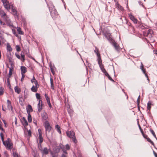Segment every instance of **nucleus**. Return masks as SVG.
<instances>
[{"instance_id":"1","label":"nucleus","mask_w":157,"mask_h":157,"mask_svg":"<svg viewBox=\"0 0 157 157\" xmlns=\"http://www.w3.org/2000/svg\"><path fill=\"white\" fill-rule=\"evenodd\" d=\"M47 5L48 6L51 16L53 19H55L57 17L58 14L56 10L54 8V6L53 5H51V6L50 7L48 4H47Z\"/></svg>"},{"instance_id":"2","label":"nucleus","mask_w":157,"mask_h":157,"mask_svg":"<svg viewBox=\"0 0 157 157\" xmlns=\"http://www.w3.org/2000/svg\"><path fill=\"white\" fill-rule=\"evenodd\" d=\"M67 136L71 138H72L73 141L75 143H77V140L76 139L75 133L73 131H70L67 132Z\"/></svg>"},{"instance_id":"3","label":"nucleus","mask_w":157,"mask_h":157,"mask_svg":"<svg viewBox=\"0 0 157 157\" xmlns=\"http://www.w3.org/2000/svg\"><path fill=\"white\" fill-rule=\"evenodd\" d=\"M44 126L46 131V134L47 135V132H50L51 129L52 127L50 125L49 122L47 121L45 122Z\"/></svg>"},{"instance_id":"4","label":"nucleus","mask_w":157,"mask_h":157,"mask_svg":"<svg viewBox=\"0 0 157 157\" xmlns=\"http://www.w3.org/2000/svg\"><path fill=\"white\" fill-rule=\"evenodd\" d=\"M6 145L9 149H11L12 148L13 144L11 142L10 139L8 138L6 141Z\"/></svg>"},{"instance_id":"5","label":"nucleus","mask_w":157,"mask_h":157,"mask_svg":"<svg viewBox=\"0 0 157 157\" xmlns=\"http://www.w3.org/2000/svg\"><path fill=\"white\" fill-rule=\"evenodd\" d=\"M112 44L116 51H120V47L117 43H116L115 41L113 40V41H112Z\"/></svg>"},{"instance_id":"6","label":"nucleus","mask_w":157,"mask_h":157,"mask_svg":"<svg viewBox=\"0 0 157 157\" xmlns=\"http://www.w3.org/2000/svg\"><path fill=\"white\" fill-rule=\"evenodd\" d=\"M42 100H39L38 104V111L40 112L42 109Z\"/></svg>"},{"instance_id":"7","label":"nucleus","mask_w":157,"mask_h":157,"mask_svg":"<svg viewBox=\"0 0 157 157\" xmlns=\"http://www.w3.org/2000/svg\"><path fill=\"white\" fill-rule=\"evenodd\" d=\"M21 74H24L27 71V68L25 66H21Z\"/></svg>"},{"instance_id":"8","label":"nucleus","mask_w":157,"mask_h":157,"mask_svg":"<svg viewBox=\"0 0 157 157\" xmlns=\"http://www.w3.org/2000/svg\"><path fill=\"white\" fill-rule=\"evenodd\" d=\"M42 154L44 155H47L49 152L48 149L46 147H45L43 149H42V151H41Z\"/></svg>"},{"instance_id":"9","label":"nucleus","mask_w":157,"mask_h":157,"mask_svg":"<svg viewBox=\"0 0 157 157\" xmlns=\"http://www.w3.org/2000/svg\"><path fill=\"white\" fill-rule=\"evenodd\" d=\"M141 66L140 69H141V70H142V71L145 74L146 77L147 78V80L149 81V80L148 78L146 72L145 70L144 69V66L143 65V64L142 63H141Z\"/></svg>"},{"instance_id":"10","label":"nucleus","mask_w":157,"mask_h":157,"mask_svg":"<svg viewBox=\"0 0 157 157\" xmlns=\"http://www.w3.org/2000/svg\"><path fill=\"white\" fill-rule=\"evenodd\" d=\"M27 111L28 113H30L31 112L33 111V109L31 105H28V108H27Z\"/></svg>"},{"instance_id":"11","label":"nucleus","mask_w":157,"mask_h":157,"mask_svg":"<svg viewBox=\"0 0 157 157\" xmlns=\"http://www.w3.org/2000/svg\"><path fill=\"white\" fill-rule=\"evenodd\" d=\"M130 19L134 22V23L136 24L137 23V20L136 19L134 16L132 15H130L129 16Z\"/></svg>"},{"instance_id":"12","label":"nucleus","mask_w":157,"mask_h":157,"mask_svg":"<svg viewBox=\"0 0 157 157\" xmlns=\"http://www.w3.org/2000/svg\"><path fill=\"white\" fill-rule=\"evenodd\" d=\"M104 35L105 37L109 41H113L111 37V35L109 34H105Z\"/></svg>"},{"instance_id":"13","label":"nucleus","mask_w":157,"mask_h":157,"mask_svg":"<svg viewBox=\"0 0 157 157\" xmlns=\"http://www.w3.org/2000/svg\"><path fill=\"white\" fill-rule=\"evenodd\" d=\"M41 116L43 119L46 120L48 118V116L45 112H43L41 114Z\"/></svg>"},{"instance_id":"14","label":"nucleus","mask_w":157,"mask_h":157,"mask_svg":"<svg viewBox=\"0 0 157 157\" xmlns=\"http://www.w3.org/2000/svg\"><path fill=\"white\" fill-rule=\"evenodd\" d=\"M53 66L54 65H52V64H51L50 63V64L49 65V66L50 67V70L52 72V73L53 75H54V74H55L54 70L55 67Z\"/></svg>"},{"instance_id":"15","label":"nucleus","mask_w":157,"mask_h":157,"mask_svg":"<svg viewBox=\"0 0 157 157\" xmlns=\"http://www.w3.org/2000/svg\"><path fill=\"white\" fill-rule=\"evenodd\" d=\"M22 120L23 122H24V123H23V121H22V123L23 125L25 127L27 126L28 125V123L25 118L23 117L22 118Z\"/></svg>"},{"instance_id":"16","label":"nucleus","mask_w":157,"mask_h":157,"mask_svg":"<svg viewBox=\"0 0 157 157\" xmlns=\"http://www.w3.org/2000/svg\"><path fill=\"white\" fill-rule=\"evenodd\" d=\"M7 107L8 109H11V110H12L13 109V107L11 105V102L9 100H7Z\"/></svg>"},{"instance_id":"17","label":"nucleus","mask_w":157,"mask_h":157,"mask_svg":"<svg viewBox=\"0 0 157 157\" xmlns=\"http://www.w3.org/2000/svg\"><path fill=\"white\" fill-rule=\"evenodd\" d=\"M38 88V87H37L34 85H33L31 89L32 91L36 92L37 91V89Z\"/></svg>"},{"instance_id":"18","label":"nucleus","mask_w":157,"mask_h":157,"mask_svg":"<svg viewBox=\"0 0 157 157\" xmlns=\"http://www.w3.org/2000/svg\"><path fill=\"white\" fill-rule=\"evenodd\" d=\"M14 90L15 92L18 94H19L21 91L20 89L17 86L15 87Z\"/></svg>"},{"instance_id":"19","label":"nucleus","mask_w":157,"mask_h":157,"mask_svg":"<svg viewBox=\"0 0 157 157\" xmlns=\"http://www.w3.org/2000/svg\"><path fill=\"white\" fill-rule=\"evenodd\" d=\"M12 13L14 15L17 16V11L13 7H12L11 8Z\"/></svg>"},{"instance_id":"20","label":"nucleus","mask_w":157,"mask_h":157,"mask_svg":"<svg viewBox=\"0 0 157 157\" xmlns=\"http://www.w3.org/2000/svg\"><path fill=\"white\" fill-rule=\"evenodd\" d=\"M151 101H149L147 104V110L148 111H150L151 109Z\"/></svg>"},{"instance_id":"21","label":"nucleus","mask_w":157,"mask_h":157,"mask_svg":"<svg viewBox=\"0 0 157 157\" xmlns=\"http://www.w3.org/2000/svg\"><path fill=\"white\" fill-rule=\"evenodd\" d=\"M5 8L7 10H9L10 9V5L9 4V3L7 2L6 3L4 4Z\"/></svg>"},{"instance_id":"22","label":"nucleus","mask_w":157,"mask_h":157,"mask_svg":"<svg viewBox=\"0 0 157 157\" xmlns=\"http://www.w3.org/2000/svg\"><path fill=\"white\" fill-rule=\"evenodd\" d=\"M21 60L22 61H24L25 60V55L23 52H21Z\"/></svg>"},{"instance_id":"23","label":"nucleus","mask_w":157,"mask_h":157,"mask_svg":"<svg viewBox=\"0 0 157 157\" xmlns=\"http://www.w3.org/2000/svg\"><path fill=\"white\" fill-rule=\"evenodd\" d=\"M7 50L9 52H11L12 50V48L11 47L9 43L7 44Z\"/></svg>"},{"instance_id":"24","label":"nucleus","mask_w":157,"mask_h":157,"mask_svg":"<svg viewBox=\"0 0 157 157\" xmlns=\"http://www.w3.org/2000/svg\"><path fill=\"white\" fill-rule=\"evenodd\" d=\"M0 14L2 17H4L6 16V14L2 10H0Z\"/></svg>"},{"instance_id":"25","label":"nucleus","mask_w":157,"mask_h":157,"mask_svg":"<svg viewBox=\"0 0 157 157\" xmlns=\"http://www.w3.org/2000/svg\"><path fill=\"white\" fill-rule=\"evenodd\" d=\"M0 136L1 137V139L2 141L3 144L5 145H6V143L4 141V139L3 133L1 132L0 133Z\"/></svg>"},{"instance_id":"26","label":"nucleus","mask_w":157,"mask_h":157,"mask_svg":"<svg viewBox=\"0 0 157 157\" xmlns=\"http://www.w3.org/2000/svg\"><path fill=\"white\" fill-rule=\"evenodd\" d=\"M116 7L120 10H123V8L118 3H117L116 4Z\"/></svg>"},{"instance_id":"27","label":"nucleus","mask_w":157,"mask_h":157,"mask_svg":"<svg viewBox=\"0 0 157 157\" xmlns=\"http://www.w3.org/2000/svg\"><path fill=\"white\" fill-rule=\"evenodd\" d=\"M55 128L57 129V131H58V132H59L60 133H61L60 128L59 125H58V124L56 125L55 126Z\"/></svg>"},{"instance_id":"28","label":"nucleus","mask_w":157,"mask_h":157,"mask_svg":"<svg viewBox=\"0 0 157 157\" xmlns=\"http://www.w3.org/2000/svg\"><path fill=\"white\" fill-rule=\"evenodd\" d=\"M17 30L20 34H23V32L21 30V29L20 27H17Z\"/></svg>"},{"instance_id":"29","label":"nucleus","mask_w":157,"mask_h":157,"mask_svg":"<svg viewBox=\"0 0 157 157\" xmlns=\"http://www.w3.org/2000/svg\"><path fill=\"white\" fill-rule=\"evenodd\" d=\"M28 121L30 122H31L32 121L31 116L30 113H28Z\"/></svg>"},{"instance_id":"30","label":"nucleus","mask_w":157,"mask_h":157,"mask_svg":"<svg viewBox=\"0 0 157 157\" xmlns=\"http://www.w3.org/2000/svg\"><path fill=\"white\" fill-rule=\"evenodd\" d=\"M13 69V68L12 69L11 68H10V70L8 76V77H9V78H10L11 76V75L12 74Z\"/></svg>"},{"instance_id":"31","label":"nucleus","mask_w":157,"mask_h":157,"mask_svg":"<svg viewBox=\"0 0 157 157\" xmlns=\"http://www.w3.org/2000/svg\"><path fill=\"white\" fill-rule=\"evenodd\" d=\"M19 103L21 105H24L23 102V99H22L21 97L19 98Z\"/></svg>"},{"instance_id":"32","label":"nucleus","mask_w":157,"mask_h":157,"mask_svg":"<svg viewBox=\"0 0 157 157\" xmlns=\"http://www.w3.org/2000/svg\"><path fill=\"white\" fill-rule=\"evenodd\" d=\"M4 92V89L2 87H0V95H2Z\"/></svg>"},{"instance_id":"33","label":"nucleus","mask_w":157,"mask_h":157,"mask_svg":"<svg viewBox=\"0 0 157 157\" xmlns=\"http://www.w3.org/2000/svg\"><path fill=\"white\" fill-rule=\"evenodd\" d=\"M39 144H41V143L43 142V138L42 137V136H39Z\"/></svg>"},{"instance_id":"34","label":"nucleus","mask_w":157,"mask_h":157,"mask_svg":"<svg viewBox=\"0 0 157 157\" xmlns=\"http://www.w3.org/2000/svg\"><path fill=\"white\" fill-rule=\"evenodd\" d=\"M94 52L96 54L97 56H98V55H100L99 52V50L98 49H97L96 48V49L94 50Z\"/></svg>"},{"instance_id":"35","label":"nucleus","mask_w":157,"mask_h":157,"mask_svg":"<svg viewBox=\"0 0 157 157\" xmlns=\"http://www.w3.org/2000/svg\"><path fill=\"white\" fill-rule=\"evenodd\" d=\"M147 140L148 142L151 143L153 145H154V144L153 142L148 137L147 138Z\"/></svg>"},{"instance_id":"36","label":"nucleus","mask_w":157,"mask_h":157,"mask_svg":"<svg viewBox=\"0 0 157 157\" xmlns=\"http://www.w3.org/2000/svg\"><path fill=\"white\" fill-rule=\"evenodd\" d=\"M150 131L151 132V133H152V134L154 136L156 139H157V138L156 137V135L155 134V133L154 132V131L152 130V129H151L150 130Z\"/></svg>"},{"instance_id":"37","label":"nucleus","mask_w":157,"mask_h":157,"mask_svg":"<svg viewBox=\"0 0 157 157\" xmlns=\"http://www.w3.org/2000/svg\"><path fill=\"white\" fill-rule=\"evenodd\" d=\"M140 95H139L138 97L137 100V105L138 107H139V104L140 103Z\"/></svg>"},{"instance_id":"38","label":"nucleus","mask_w":157,"mask_h":157,"mask_svg":"<svg viewBox=\"0 0 157 157\" xmlns=\"http://www.w3.org/2000/svg\"><path fill=\"white\" fill-rule=\"evenodd\" d=\"M36 97L37 99L40 100V94L38 93H36Z\"/></svg>"},{"instance_id":"39","label":"nucleus","mask_w":157,"mask_h":157,"mask_svg":"<svg viewBox=\"0 0 157 157\" xmlns=\"http://www.w3.org/2000/svg\"><path fill=\"white\" fill-rule=\"evenodd\" d=\"M34 82L35 86H36L38 87H39V85L38 84V82L36 80H35Z\"/></svg>"},{"instance_id":"40","label":"nucleus","mask_w":157,"mask_h":157,"mask_svg":"<svg viewBox=\"0 0 157 157\" xmlns=\"http://www.w3.org/2000/svg\"><path fill=\"white\" fill-rule=\"evenodd\" d=\"M47 103H48V104L49 106V107L50 108H51L52 107V105L50 103V99L49 100H48L47 101Z\"/></svg>"},{"instance_id":"41","label":"nucleus","mask_w":157,"mask_h":157,"mask_svg":"<svg viewBox=\"0 0 157 157\" xmlns=\"http://www.w3.org/2000/svg\"><path fill=\"white\" fill-rule=\"evenodd\" d=\"M13 155L14 157H20L19 155L17 153H13Z\"/></svg>"},{"instance_id":"42","label":"nucleus","mask_w":157,"mask_h":157,"mask_svg":"<svg viewBox=\"0 0 157 157\" xmlns=\"http://www.w3.org/2000/svg\"><path fill=\"white\" fill-rule=\"evenodd\" d=\"M16 48V50L17 52H19L21 50L20 48L19 45H17Z\"/></svg>"},{"instance_id":"43","label":"nucleus","mask_w":157,"mask_h":157,"mask_svg":"<svg viewBox=\"0 0 157 157\" xmlns=\"http://www.w3.org/2000/svg\"><path fill=\"white\" fill-rule=\"evenodd\" d=\"M38 133H39V136H42V133H41V130L40 129H38Z\"/></svg>"},{"instance_id":"44","label":"nucleus","mask_w":157,"mask_h":157,"mask_svg":"<svg viewBox=\"0 0 157 157\" xmlns=\"http://www.w3.org/2000/svg\"><path fill=\"white\" fill-rule=\"evenodd\" d=\"M40 144L38 146V148L39 149L40 151H42V146L41 145V144Z\"/></svg>"},{"instance_id":"45","label":"nucleus","mask_w":157,"mask_h":157,"mask_svg":"<svg viewBox=\"0 0 157 157\" xmlns=\"http://www.w3.org/2000/svg\"><path fill=\"white\" fill-rule=\"evenodd\" d=\"M138 126H139V128L142 133V134H143V129L141 128L140 125L139 123L138 124Z\"/></svg>"},{"instance_id":"46","label":"nucleus","mask_w":157,"mask_h":157,"mask_svg":"<svg viewBox=\"0 0 157 157\" xmlns=\"http://www.w3.org/2000/svg\"><path fill=\"white\" fill-rule=\"evenodd\" d=\"M36 80L34 76H33V79L31 80V82L32 83H33L35 80Z\"/></svg>"},{"instance_id":"47","label":"nucleus","mask_w":157,"mask_h":157,"mask_svg":"<svg viewBox=\"0 0 157 157\" xmlns=\"http://www.w3.org/2000/svg\"><path fill=\"white\" fill-rule=\"evenodd\" d=\"M15 55L16 56L17 58H18L19 59H21V57L18 54H17V53H16Z\"/></svg>"},{"instance_id":"48","label":"nucleus","mask_w":157,"mask_h":157,"mask_svg":"<svg viewBox=\"0 0 157 157\" xmlns=\"http://www.w3.org/2000/svg\"><path fill=\"white\" fill-rule=\"evenodd\" d=\"M44 96H45V97L46 99V101H47L48 100H49L50 99L49 98H48V95L46 94H45L44 95Z\"/></svg>"},{"instance_id":"49","label":"nucleus","mask_w":157,"mask_h":157,"mask_svg":"<svg viewBox=\"0 0 157 157\" xmlns=\"http://www.w3.org/2000/svg\"><path fill=\"white\" fill-rule=\"evenodd\" d=\"M21 75H22V77H21V82H22L23 81V80H24V78L25 77V75L24 74H21Z\"/></svg>"},{"instance_id":"50","label":"nucleus","mask_w":157,"mask_h":157,"mask_svg":"<svg viewBox=\"0 0 157 157\" xmlns=\"http://www.w3.org/2000/svg\"><path fill=\"white\" fill-rule=\"evenodd\" d=\"M2 2L3 3V5L8 2L7 0H1Z\"/></svg>"},{"instance_id":"51","label":"nucleus","mask_w":157,"mask_h":157,"mask_svg":"<svg viewBox=\"0 0 157 157\" xmlns=\"http://www.w3.org/2000/svg\"><path fill=\"white\" fill-rule=\"evenodd\" d=\"M60 148H61L62 150L64 149V147L62 144H60L59 145Z\"/></svg>"},{"instance_id":"52","label":"nucleus","mask_w":157,"mask_h":157,"mask_svg":"<svg viewBox=\"0 0 157 157\" xmlns=\"http://www.w3.org/2000/svg\"><path fill=\"white\" fill-rule=\"evenodd\" d=\"M60 148H61L62 150L64 149V147L62 144H60L59 145Z\"/></svg>"},{"instance_id":"53","label":"nucleus","mask_w":157,"mask_h":157,"mask_svg":"<svg viewBox=\"0 0 157 157\" xmlns=\"http://www.w3.org/2000/svg\"><path fill=\"white\" fill-rule=\"evenodd\" d=\"M97 56L98 57V58H97L98 61L101 60V57L100 56V55H98V56Z\"/></svg>"},{"instance_id":"54","label":"nucleus","mask_w":157,"mask_h":157,"mask_svg":"<svg viewBox=\"0 0 157 157\" xmlns=\"http://www.w3.org/2000/svg\"><path fill=\"white\" fill-rule=\"evenodd\" d=\"M66 149L67 150H69L70 149V147L68 144H66L65 146Z\"/></svg>"},{"instance_id":"55","label":"nucleus","mask_w":157,"mask_h":157,"mask_svg":"<svg viewBox=\"0 0 157 157\" xmlns=\"http://www.w3.org/2000/svg\"><path fill=\"white\" fill-rule=\"evenodd\" d=\"M62 151H63V154H64L66 155H67V152L66 151V150H65L64 149L62 150Z\"/></svg>"},{"instance_id":"56","label":"nucleus","mask_w":157,"mask_h":157,"mask_svg":"<svg viewBox=\"0 0 157 157\" xmlns=\"http://www.w3.org/2000/svg\"><path fill=\"white\" fill-rule=\"evenodd\" d=\"M107 77L110 80L113 81L114 82V80L111 78V77L109 75V76H108Z\"/></svg>"},{"instance_id":"57","label":"nucleus","mask_w":157,"mask_h":157,"mask_svg":"<svg viewBox=\"0 0 157 157\" xmlns=\"http://www.w3.org/2000/svg\"><path fill=\"white\" fill-rule=\"evenodd\" d=\"M142 135H143V137L145 139H147V138L148 137L146 135L144 134V133H143V134H142Z\"/></svg>"},{"instance_id":"58","label":"nucleus","mask_w":157,"mask_h":157,"mask_svg":"<svg viewBox=\"0 0 157 157\" xmlns=\"http://www.w3.org/2000/svg\"><path fill=\"white\" fill-rule=\"evenodd\" d=\"M101 69L103 73L105 72L106 70L104 68V67H103L102 68H101Z\"/></svg>"},{"instance_id":"59","label":"nucleus","mask_w":157,"mask_h":157,"mask_svg":"<svg viewBox=\"0 0 157 157\" xmlns=\"http://www.w3.org/2000/svg\"><path fill=\"white\" fill-rule=\"evenodd\" d=\"M104 74H105V75L107 77L109 76V75L108 74V73H107L106 71H105V72H104L103 73Z\"/></svg>"},{"instance_id":"60","label":"nucleus","mask_w":157,"mask_h":157,"mask_svg":"<svg viewBox=\"0 0 157 157\" xmlns=\"http://www.w3.org/2000/svg\"><path fill=\"white\" fill-rule=\"evenodd\" d=\"M50 83H51V85H53V79H52L51 78H50Z\"/></svg>"},{"instance_id":"61","label":"nucleus","mask_w":157,"mask_h":157,"mask_svg":"<svg viewBox=\"0 0 157 157\" xmlns=\"http://www.w3.org/2000/svg\"><path fill=\"white\" fill-rule=\"evenodd\" d=\"M24 98L25 99H26L27 98V95L26 94H25V91H24Z\"/></svg>"},{"instance_id":"62","label":"nucleus","mask_w":157,"mask_h":157,"mask_svg":"<svg viewBox=\"0 0 157 157\" xmlns=\"http://www.w3.org/2000/svg\"><path fill=\"white\" fill-rule=\"evenodd\" d=\"M102 61L101 59L98 61V63L99 65L102 64Z\"/></svg>"},{"instance_id":"63","label":"nucleus","mask_w":157,"mask_h":157,"mask_svg":"<svg viewBox=\"0 0 157 157\" xmlns=\"http://www.w3.org/2000/svg\"><path fill=\"white\" fill-rule=\"evenodd\" d=\"M67 155L63 154L62 155V157H67Z\"/></svg>"},{"instance_id":"64","label":"nucleus","mask_w":157,"mask_h":157,"mask_svg":"<svg viewBox=\"0 0 157 157\" xmlns=\"http://www.w3.org/2000/svg\"><path fill=\"white\" fill-rule=\"evenodd\" d=\"M153 153L155 157H157V154L154 151H153Z\"/></svg>"}]
</instances>
